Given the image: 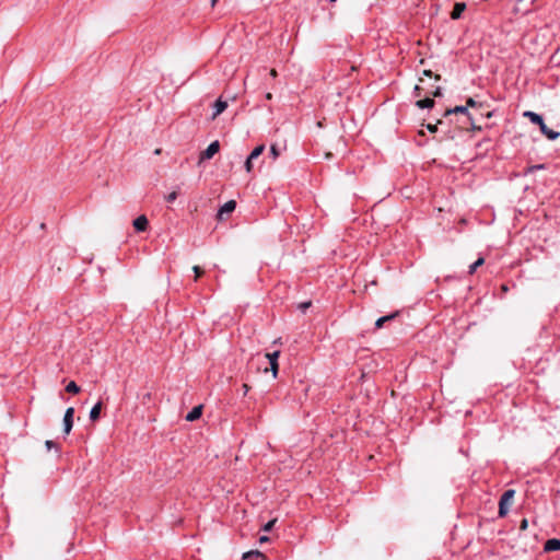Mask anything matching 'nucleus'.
Segmentation results:
<instances>
[{
  "mask_svg": "<svg viewBox=\"0 0 560 560\" xmlns=\"http://www.w3.org/2000/svg\"><path fill=\"white\" fill-rule=\"evenodd\" d=\"M527 528V520H523L522 523H521V529H526Z\"/></svg>",
  "mask_w": 560,
  "mask_h": 560,
  "instance_id": "2f4dec72",
  "label": "nucleus"
},
{
  "mask_svg": "<svg viewBox=\"0 0 560 560\" xmlns=\"http://www.w3.org/2000/svg\"><path fill=\"white\" fill-rule=\"evenodd\" d=\"M228 107V102L222 98H218L213 104V114L212 119H215L220 114H222Z\"/></svg>",
  "mask_w": 560,
  "mask_h": 560,
  "instance_id": "0eeeda50",
  "label": "nucleus"
},
{
  "mask_svg": "<svg viewBox=\"0 0 560 560\" xmlns=\"http://www.w3.org/2000/svg\"><path fill=\"white\" fill-rule=\"evenodd\" d=\"M434 79H435V80H440V79H441L440 74H435V75H434Z\"/></svg>",
  "mask_w": 560,
  "mask_h": 560,
  "instance_id": "58836bf2",
  "label": "nucleus"
},
{
  "mask_svg": "<svg viewBox=\"0 0 560 560\" xmlns=\"http://www.w3.org/2000/svg\"><path fill=\"white\" fill-rule=\"evenodd\" d=\"M266 100L270 101L272 98V94L270 92L266 93Z\"/></svg>",
  "mask_w": 560,
  "mask_h": 560,
  "instance_id": "e433bc0d",
  "label": "nucleus"
},
{
  "mask_svg": "<svg viewBox=\"0 0 560 560\" xmlns=\"http://www.w3.org/2000/svg\"><path fill=\"white\" fill-rule=\"evenodd\" d=\"M236 202L234 200L226 201L218 211V219L222 220L224 214H229L235 210Z\"/></svg>",
  "mask_w": 560,
  "mask_h": 560,
  "instance_id": "39448f33",
  "label": "nucleus"
},
{
  "mask_svg": "<svg viewBox=\"0 0 560 560\" xmlns=\"http://www.w3.org/2000/svg\"><path fill=\"white\" fill-rule=\"evenodd\" d=\"M434 97H439L442 95V89L440 86H438L432 93H431Z\"/></svg>",
  "mask_w": 560,
  "mask_h": 560,
  "instance_id": "a878e982",
  "label": "nucleus"
},
{
  "mask_svg": "<svg viewBox=\"0 0 560 560\" xmlns=\"http://www.w3.org/2000/svg\"><path fill=\"white\" fill-rule=\"evenodd\" d=\"M270 155L272 156L273 160H276L280 155V151L276 144H272L270 147Z\"/></svg>",
  "mask_w": 560,
  "mask_h": 560,
  "instance_id": "aec40b11",
  "label": "nucleus"
},
{
  "mask_svg": "<svg viewBox=\"0 0 560 560\" xmlns=\"http://www.w3.org/2000/svg\"><path fill=\"white\" fill-rule=\"evenodd\" d=\"M268 540H269V538H268L267 536H261V537L259 538V541H260V542H265V541H268Z\"/></svg>",
  "mask_w": 560,
  "mask_h": 560,
  "instance_id": "72a5a7b5",
  "label": "nucleus"
},
{
  "mask_svg": "<svg viewBox=\"0 0 560 560\" xmlns=\"http://www.w3.org/2000/svg\"><path fill=\"white\" fill-rule=\"evenodd\" d=\"M258 558L261 560H266V556L259 550H249L243 555V560H252Z\"/></svg>",
  "mask_w": 560,
  "mask_h": 560,
  "instance_id": "9d476101",
  "label": "nucleus"
},
{
  "mask_svg": "<svg viewBox=\"0 0 560 560\" xmlns=\"http://www.w3.org/2000/svg\"><path fill=\"white\" fill-rule=\"evenodd\" d=\"M101 410H102V401H98L92 407V409L90 411L91 421H96L100 418Z\"/></svg>",
  "mask_w": 560,
  "mask_h": 560,
  "instance_id": "f8f14e48",
  "label": "nucleus"
},
{
  "mask_svg": "<svg viewBox=\"0 0 560 560\" xmlns=\"http://www.w3.org/2000/svg\"><path fill=\"white\" fill-rule=\"evenodd\" d=\"M278 370H279V364L278 363H271L270 364V371L272 372L273 377H277Z\"/></svg>",
  "mask_w": 560,
  "mask_h": 560,
  "instance_id": "393cba45",
  "label": "nucleus"
},
{
  "mask_svg": "<svg viewBox=\"0 0 560 560\" xmlns=\"http://www.w3.org/2000/svg\"><path fill=\"white\" fill-rule=\"evenodd\" d=\"M467 114V106H455L454 108L452 109H447L445 115H450V114Z\"/></svg>",
  "mask_w": 560,
  "mask_h": 560,
  "instance_id": "dca6fc26",
  "label": "nucleus"
},
{
  "mask_svg": "<svg viewBox=\"0 0 560 560\" xmlns=\"http://www.w3.org/2000/svg\"><path fill=\"white\" fill-rule=\"evenodd\" d=\"M524 116L527 117L533 124L538 125L541 133L546 136V138H548L549 140H556L557 138H559L560 132L548 128L539 114L527 110L524 113Z\"/></svg>",
  "mask_w": 560,
  "mask_h": 560,
  "instance_id": "f257e3e1",
  "label": "nucleus"
},
{
  "mask_svg": "<svg viewBox=\"0 0 560 560\" xmlns=\"http://www.w3.org/2000/svg\"><path fill=\"white\" fill-rule=\"evenodd\" d=\"M546 551H557L560 550V540L557 538L548 539L545 544Z\"/></svg>",
  "mask_w": 560,
  "mask_h": 560,
  "instance_id": "9b49d317",
  "label": "nucleus"
},
{
  "mask_svg": "<svg viewBox=\"0 0 560 560\" xmlns=\"http://www.w3.org/2000/svg\"><path fill=\"white\" fill-rule=\"evenodd\" d=\"M73 416H74V408L69 407L63 416V432L66 434H69L73 427Z\"/></svg>",
  "mask_w": 560,
  "mask_h": 560,
  "instance_id": "20e7f679",
  "label": "nucleus"
},
{
  "mask_svg": "<svg viewBox=\"0 0 560 560\" xmlns=\"http://www.w3.org/2000/svg\"><path fill=\"white\" fill-rule=\"evenodd\" d=\"M220 150V143L219 141L211 142L208 148L200 153L199 162H202L205 160H210L213 158L214 154H217Z\"/></svg>",
  "mask_w": 560,
  "mask_h": 560,
  "instance_id": "7ed1b4c3",
  "label": "nucleus"
},
{
  "mask_svg": "<svg viewBox=\"0 0 560 560\" xmlns=\"http://www.w3.org/2000/svg\"><path fill=\"white\" fill-rule=\"evenodd\" d=\"M133 228L137 232H144L148 229L149 221L145 215H139L133 220Z\"/></svg>",
  "mask_w": 560,
  "mask_h": 560,
  "instance_id": "423d86ee",
  "label": "nucleus"
},
{
  "mask_svg": "<svg viewBox=\"0 0 560 560\" xmlns=\"http://www.w3.org/2000/svg\"><path fill=\"white\" fill-rule=\"evenodd\" d=\"M270 75H271L272 78H276V77H277V71H276V69H271V70H270Z\"/></svg>",
  "mask_w": 560,
  "mask_h": 560,
  "instance_id": "c9c22d12",
  "label": "nucleus"
},
{
  "mask_svg": "<svg viewBox=\"0 0 560 560\" xmlns=\"http://www.w3.org/2000/svg\"><path fill=\"white\" fill-rule=\"evenodd\" d=\"M419 91H420V86H419V85H416V86H415V92L417 93V95H419Z\"/></svg>",
  "mask_w": 560,
  "mask_h": 560,
  "instance_id": "4c0bfd02",
  "label": "nucleus"
},
{
  "mask_svg": "<svg viewBox=\"0 0 560 560\" xmlns=\"http://www.w3.org/2000/svg\"><path fill=\"white\" fill-rule=\"evenodd\" d=\"M279 355H280V351L277 350V351H273L270 353H266L264 355V358L269 361V364H271V363H278Z\"/></svg>",
  "mask_w": 560,
  "mask_h": 560,
  "instance_id": "4468645a",
  "label": "nucleus"
},
{
  "mask_svg": "<svg viewBox=\"0 0 560 560\" xmlns=\"http://www.w3.org/2000/svg\"><path fill=\"white\" fill-rule=\"evenodd\" d=\"M427 128H428V130H429L430 132H435V131L438 130L436 125H431V124H429V125L427 126Z\"/></svg>",
  "mask_w": 560,
  "mask_h": 560,
  "instance_id": "c756f323",
  "label": "nucleus"
},
{
  "mask_svg": "<svg viewBox=\"0 0 560 560\" xmlns=\"http://www.w3.org/2000/svg\"><path fill=\"white\" fill-rule=\"evenodd\" d=\"M477 105L476 101L471 97L467 100V107H475Z\"/></svg>",
  "mask_w": 560,
  "mask_h": 560,
  "instance_id": "bb28decb",
  "label": "nucleus"
},
{
  "mask_svg": "<svg viewBox=\"0 0 560 560\" xmlns=\"http://www.w3.org/2000/svg\"><path fill=\"white\" fill-rule=\"evenodd\" d=\"M466 9V4L464 2H456L454 4L453 11L451 13V18L453 20H457L462 16L463 12Z\"/></svg>",
  "mask_w": 560,
  "mask_h": 560,
  "instance_id": "1a4fd4ad",
  "label": "nucleus"
},
{
  "mask_svg": "<svg viewBox=\"0 0 560 560\" xmlns=\"http://www.w3.org/2000/svg\"><path fill=\"white\" fill-rule=\"evenodd\" d=\"M202 415V405H198L194 407L185 417V419L189 422H192L199 419Z\"/></svg>",
  "mask_w": 560,
  "mask_h": 560,
  "instance_id": "6e6552de",
  "label": "nucleus"
},
{
  "mask_svg": "<svg viewBox=\"0 0 560 560\" xmlns=\"http://www.w3.org/2000/svg\"><path fill=\"white\" fill-rule=\"evenodd\" d=\"M310 305H311V302H305V303L300 304V308H302V310L304 311V310H306Z\"/></svg>",
  "mask_w": 560,
  "mask_h": 560,
  "instance_id": "7c9ffc66",
  "label": "nucleus"
},
{
  "mask_svg": "<svg viewBox=\"0 0 560 560\" xmlns=\"http://www.w3.org/2000/svg\"><path fill=\"white\" fill-rule=\"evenodd\" d=\"M485 262L483 258H478L474 264L469 266V273L472 275L479 266Z\"/></svg>",
  "mask_w": 560,
  "mask_h": 560,
  "instance_id": "6ab92c4d",
  "label": "nucleus"
},
{
  "mask_svg": "<svg viewBox=\"0 0 560 560\" xmlns=\"http://www.w3.org/2000/svg\"><path fill=\"white\" fill-rule=\"evenodd\" d=\"M515 491L510 489L506 490L500 498L499 502V515L505 516L509 512V508L511 505V502L514 498Z\"/></svg>",
  "mask_w": 560,
  "mask_h": 560,
  "instance_id": "f03ea898",
  "label": "nucleus"
},
{
  "mask_svg": "<svg viewBox=\"0 0 560 560\" xmlns=\"http://www.w3.org/2000/svg\"><path fill=\"white\" fill-rule=\"evenodd\" d=\"M66 390L68 393H71V394H78L80 392V387L77 385L75 382L71 381L69 382V384L66 386Z\"/></svg>",
  "mask_w": 560,
  "mask_h": 560,
  "instance_id": "a211bd4d",
  "label": "nucleus"
},
{
  "mask_svg": "<svg viewBox=\"0 0 560 560\" xmlns=\"http://www.w3.org/2000/svg\"><path fill=\"white\" fill-rule=\"evenodd\" d=\"M176 198H177V192H176V191H172V192H170V194L165 197V199H166V201H167V202H173V201H175V200H176Z\"/></svg>",
  "mask_w": 560,
  "mask_h": 560,
  "instance_id": "b1692460",
  "label": "nucleus"
},
{
  "mask_svg": "<svg viewBox=\"0 0 560 560\" xmlns=\"http://www.w3.org/2000/svg\"><path fill=\"white\" fill-rule=\"evenodd\" d=\"M416 105L421 109L431 108L434 106V101L431 97H425L423 100L417 101Z\"/></svg>",
  "mask_w": 560,
  "mask_h": 560,
  "instance_id": "ddd939ff",
  "label": "nucleus"
},
{
  "mask_svg": "<svg viewBox=\"0 0 560 560\" xmlns=\"http://www.w3.org/2000/svg\"><path fill=\"white\" fill-rule=\"evenodd\" d=\"M265 151V145L260 144L256 147L248 156H250L253 160L257 159L262 152Z\"/></svg>",
  "mask_w": 560,
  "mask_h": 560,
  "instance_id": "f3484780",
  "label": "nucleus"
},
{
  "mask_svg": "<svg viewBox=\"0 0 560 560\" xmlns=\"http://www.w3.org/2000/svg\"><path fill=\"white\" fill-rule=\"evenodd\" d=\"M253 161H254V160H253L250 156H248V158L246 159V161H245L244 166H245L246 172H248V173H250V172H252V170H253Z\"/></svg>",
  "mask_w": 560,
  "mask_h": 560,
  "instance_id": "412c9836",
  "label": "nucleus"
},
{
  "mask_svg": "<svg viewBox=\"0 0 560 560\" xmlns=\"http://www.w3.org/2000/svg\"><path fill=\"white\" fill-rule=\"evenodd\" d=\"M45 445L48 450H50L56 446V443L54 441L47 440Z\"/></svg>",
  "mask_w": 560,
  "mask_h": 560,
  "instance_id": "c85d7f7f",
  "label": "nucleus"
},
{
  "mask_svg": "<svg viewBox=\"0 0 560 560\" xmlns=\"http://www.w3.org/2000/svg\"><path fill=\"white\" fill-rule=\"evenodd\" d=\"M218 0H211V5L213 7Z\"/></svg>",
  "mask_w": 560,
  "mask_h": 560,
  "instance_id": "a19ab883",
  "label": "nucleus"
},
{
  "mask_svg": "<svg viewBox=\"0 0 560 560\" xmlns=\"http://www.w3.org/2000/svg\"><path fill=\"white\" fill-rule=\"evenodd\" d=\"M243 390H244V395H246L249 390V386L247 384H243Z\"/></svg>",
  "mask_w": 560,
  "mask_h": 560,
  "instance_id": "473e14b6",
  "label": "nucleus"
},
{
  "mask_svg": "<svg viewBox=\"0 0 560 560\" xmlns=\"http://www.w3.org/2000/svg\"><path fill=\"white\" fill-rule=\"evenodd\" d=\"M544 167H545L544 164L533 165L529 167V172H534L535 170H541Z\"/></svg>",
  "mask_w": 560,
  "mask_h": 560,
  "instance_id": "cd10ccee",
  "label": "nucleus"
},
{
  "mask_svg": "<svg viewBox=\"0 0 560 560\" xmlns=\"http://www.w3.org/2000/svg\"><path fill=\"white\" fill-rule=\"evenodd\" d=\"M423 74L427 75V77H431L432 75V71L431 70H424Z\"/></svg>",
  "mask_w": 560,
  "mask_h": 560,
  "instance_id": "f704fd0d",
  "label": "nucleus"
},
{
  "mask_svg": "<svg viewBox=\"0 0 560 560\" xmlns=\"http://www.w3.org/2000/svg\"><path fill=\"white\" fill-rule=\"evenodd\" d=\"M396 315H397V313H394V314H390V315H387V316L380 317V318L376 320L375 326H376L377 328L383 327V325H384L386 322H388V320L393 319Z\"/></svg>",
  "mask_w": 560,
  "mask_h": 560,
  "instance_id": "2eb2a0df",
  "label": "nucleus"
},
{
  "mask_svg": "<svg viewBox=\"0 0 560 560\" xmlns=\"http://www.w3.org/2000/svg\"><path fill=\"white\" fill-rule=\"evenodd\" d=\"M276 522H277V520H276V518H273V520L269 521L268 523H266V524L264 525L262 529H264L265 532H269V530H271V528L273 527V525H275V523H276Z\"/></svg>",
  "mask_w": 560,
  "mask_h": 560,
  "instance_id": "5701e85b",
  "label": "nucleus"
},
{
  "mask_svg": "<svg viewBox=\"0 0 560 560\" xmlns=\"http://www.w3.org/2000/svg\"><path fill=\"white\" fill-rule=\"evenodd\" d=\"M154 153L155 154H160L161 153V149H156Z\"/></svg>",
  "mask_w": 560,
  "mask_h": 560,
  "instance_id": "ea45409f",
  "label": "nucleus"
},
{
  "mask_svg": "<svg viewBox=\"0 0 560 560\" xmlns=\"http://www.w3.org/2000/svg\"><path fill=\"white\" fill-rule=\"evenodd\" d=\"M192 270H194V273H195V281L203 275V269L199 266H194L192 267Z\"/></svg>",
  "mask_w": 560,
  "mask_h": 560,
  "instance_id": "4be33fe9",
  "label": "nucleus"
}]
</instances>
